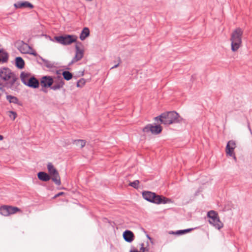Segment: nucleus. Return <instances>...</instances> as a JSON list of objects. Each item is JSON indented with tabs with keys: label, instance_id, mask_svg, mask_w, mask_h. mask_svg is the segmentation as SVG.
<instances>
[{
	"label": "nucleus",
	"instance_id": "f257e3e1",
	"mask_svg": "<svg viewBox=\"0 0 252 252\" xmlns=\"http://www.w3.org/2000/svg\"><path fill=\"white\" fill-rule=\"evenodd\" d=\"M156 121L159 120L160 123L171 125L179 122V115L176 111H167L158 117L155 118Z\"/></svg>",
	"mask_w": 252,
	"mask_h": 252
},
{
	"label": "nucleus",
	"instance_id": "f03ea898",
	"mask_svg": "<svg viewBox=\"0 0 252 252\" xmlns=\"http://www.w3.org/2000/svg\"><path fill=\"white\" fill-rule=\"evenodd\" d=\"M243 30L240 28L234 30L231 34V49L233 52H236L242 46Z\"/></svg>",
	"mask_w": 252,
	"mask_h": 252
},
{
	"label": "nucleus",
	"instance_id": "7ed1b4c3",
	"mask_svg": "<svg viewBox=\"0 0 252 252\" xmlns=\"http://www.w3.org/2000/svg\"><path fill=\"white\" fill-rule=\"evenodd\" d=\"M142 195L145 199L156 204H166L172 202L171 199L162 196L157 195L151 191H144L143 192Z\"/></svg>",
	"mask_w": 252,
	"mask_h": 252
},
{
	"label": "nucleus",
	"instance_id": "20e7f679",
	"mask_svg": "<svg viewBox=\"0 0 252 252\" xmlns=\"http://www.w3.org/2000/svg\"><path fill=\"white\" fill-rule=\"evenodd\" d=\"M20 77L22 82L31 88H38L39 86V83L37 79L35 77L31 76V75L25 72L21 74Z\"/></svg>",
	"mask_w": 252,
	"mask_h": 252
},
{
	"label": "nucleus",
	"instance_id": "39448f33",
	"mask_svg": "<svg viewBox=\"0 0 252 252\" xmlns=\"http://www.w3.org/2000/svg\"><path fill=\"white\" fill-rule=\"evenodd\" d=\"M209 222L216 228L220 229L223 226V223L220 220L218 214L214 211H210L208 213Z\"/></svg>",
	"mask_w": 252,
	"mask_h": 252
},
{
	"label": "nucleus",
	"instance_id": "423d86ee",
	"mask_svg": "<svg viewBox=\"0 0 252 252\" xmlns=\"http://www.w3.org/2000/svg\"><path fill=\"white\" fill-rule=\"evenodd\" d=\"M0 78L4 82L13 83L15 80V77L13 72L8 68L0 69Z\"/></svg>",
	"mask_w": 252,
	"mask_h": 252
},
{
	"label": "nucleus",
	"instance_id": "0eeeda50",
	"mask_svg": "<svg viewBox=\"0 0 252 252\" xmlns=\"http://www.w3.org/2000/svg\"><path fill=\"white\" fill-rule=\"evenodd\" d=\"M157 124L155 125H148L143 128V132L148 133L151 132L153 134L157 135L161 133L162 127L160 126V122L159 120L156 121Z\"/></svg>",
	"mask_w": 252,
	"mask_h": 252
},
{
	"label": "nucleus",
	"instance_id": "6e6552de",
	"mask_svg": "<svg viewBox=\"0 0 252 252\" xmlns=\"http://www.w3.org/2000/svg\"><path fill=\"white\" fill-rule=\"evenodd\" d=\"M47 169L52 181L56 185L60 186L61 184V182L59 172L51 162L48 163Z\"/></svg>",
	"mask_w": 252,
	"mask_h": 252
},
{
	"label": "nucleus",
	"instance_id": "1a4fd4ad",
	"mask_svg": "<svg viewBox=\"0 0 252 252\" xmlns=\"http://www.w3.org/2000/svg\"><path fill=\"white\" fill-rule=\"evenodd\" d=\"M54 39L57 42L66 45L76 42L77 37L74 35H66L65 36H55Z\"/></svg>",
	"mask_w": 252,
	"mask_h": 252
},
{
	"label": "nucleus",
	"instance_id": "9d476101",
	"mask_svg": "<svg viewBox=\"0 0 252 252\" xmlns=\"http://www.w3.org/2000/svg\"><path fill=\"white\" fill-rule=\"evenodd\" d=\"M84 50L81 43H77L75 45V55L69 63L73 64L81 60L83 57Z\"/></svg>",
	"mask_w": 252,
	"mask_h": 252
},
{
	"label": "nucleus",
	"instance_id": "9b49d317",
	"mask_svg": "<svg viewBox=\"0 0 252 252\" xmlns=\"http://www.w3.org/2000/svg\"><path fill=\"white\" fill-rule=\"evenodd\" d=\"M20 211L21 210L17 207L3 205L0 207V214L4 216H8Z\"/></svg>",
	"mask_w": 252,
	"mask_h": 252
},
{
	"label": "nucleus",
	"instance_id": "f8f14e48",
	"mask_svg": "<svg viewBox=\"0 0 252 252\" xmlns=\"http://www.w3.org/2000/svg\"><path fill=\"white\" fill-rule=\"evenodd\" d=\"M236 147V145L235 142L233 140H230L228 142L225 149L226 155L230 157H233L235 159H236V158L234 153V150L235 149Z\"/></svg>",
	"mask_w": 252,
	"mask_h": 252
},
{
	"label": "nucleus",
	"instance_id": "ddd939ff",
	"mask_svg": "<svg viewBox=\"0 0 252 252\" xmlns=\"http://www.w3.org/2000/svg\"><path fill=\"white\" fill-rule=\"evenodd\" d=\"M53 83L54 79L51 76H44L41 78L40 84L43 87H51Z\"/></svg>",
	"mask_w": 252,
	"mask_h": 252
},
{
	"label": "nucleus",
	"instance_id": "4468645a",
	"mask_svg": "<svg viewBox=\"0 0 252 252\" xmlns=\"http://www.w3.org/2000/svg\"><path fill=\"white\" fill-rule=\"evenodd\" d=\"M124 239L127 242H132L134 238V235L133 232L130 230L125 231L123 234Z\"/></svg>",
	"mask_w": 252,
	"mask_h": 252
},
{
	"label": "nucleus",
	"instance_id": "2eb2a0df",
	"mask_svg": "<svg viewBox=\"0 0 252 252\" xmlns=\"http://www.w3.org/2000/svg\"><path fill=\"white\" fill-rule=\"evenodd\" d=\"M14 6L17 8H26L28 7L32 9L33 6L32 4L28 1H20L14 4Z\"/></svg>",
	"mask_w": 252,
	"mask_h": 252
},
{
	"label": "nucleus",
	"instance_id": "dca6fc26",
	"mask_svg": "<svg viewBox=\"0 0 252 252\" xmlns=\"http://www.w3.org/2000/svg\"><path fill=\"white\" fill-rule=\"evenodd\" d=\"M20 51L24 54H31L35 55V53H31L32 49L27 44H23L20 47Z\"/></svg>",
	"mask_w": 252,
	"mask_h": 252
},
{
	"label": "nucleus",
	"instance_id": "f3484780",
	"mask_svg": "<svg viewBox=\"0 0 252 252\" xmlns=\"http://www.w3.org/2000/svg\"><path fill=\"white\" fill-rule=\"evenodd\" d=\"M37 177L40 180L44 182H47L51 178L49 174L43 171L37 173Z\"/></svg>",
	"mask_w": 252,
	"mask_h": 252
},
{
	"label": "nucleus",
	"instance_id": "a211bd4d",
	"mask_svg": "<svg viewBox=\"0 0 252 252\" xmlns=\"http://www.w3.org/2000/svg\"><path fill=\"white\" fill-rule=\"evenodd\" d=\"M58 80V83L54 84V85L51 87V89L52 90H57L61 89L63 86L64 83L63 79L62 78V77H59Z\"/></svg>",
	"mask_w": 252,
	"mask_h": 252
},
{
	"label": "nucleus",
	"instance_id": "6ab92c4d",
	"mask_svg": "<svg viewBox=\"0 0 252 252\" xmlns=\"http://www.w3.org/2000/svg\"><path fill=\"white\" fill-rule=\"evenodd\" d=\"M90 35V30L88 28H84L80 35V39L81 40H85Z\"/></svg>",
	"mask_w": 252,
	"mask_h": 252
},
{
	"label": "nucleus",
	"instance_id": "aec40b11",
	"mask_svg": "<svg viewBox=\"0 0 252 252\" xmlns=\"http://www.w3.org/2000/svg\"><path fill=\"white\" fill-rule=\"evenodd\" d=\"M72 143L73 144H75L76 146L82 148L85 146L86 142L84 140L77 139L73 140Z\"/></svg>",
	"mask_w": 252,
	"mask_h": 252
},
{
	"label": "nucleus",
	"instance_id": "412c9836",
	"mask_svg": "<svg viewBox=\"0 0 252 252\" xmlns=\"http://www.w3.org/2000/svg\"><path fill=\"white\" fill-rule=\"evenodd\" d=\"M16 64L17 67L22 69L24 66V61L21 57H17L16 58Z\"/></svg>",
	"mask_w": 252,
	"mask_h": 252
},
{
	"label": "nucleus",
	"instance_id": "4be33fe9",
	"mask_svg": "<svg viewBox=\"0 0 252 252\" xmlns=\"http://www.w3.org/2000/svg\"><path fill=\"white\" fill-rule=\"evenodd\" d=\"M192 230V229H187L185 230H178L176 232H169V234H176V235H182L186 233L189 232Z\"/></svg>",
	"mask_w": 252,
	"mask_h": 252
},
{
	"label": "nucleus",
	"instance_id": "5701e85b",
	"mask_svg": "<svg viewBox=\"0 0 252 252\" xmlns=\"http://www.w3.org/2000/svg\"><path fill=\"white\" fill-rule=\"evenodd\" d=\"M63 78L66 80H69L72 78V74L68 71H64L63 72Z\"/></svg>",
	"mask_w": 252,
	"mask_h": 252
},
{
	"label": "nucleus",
	"instance_id": "b1692460",
	"mask_svg": "<svg viewBox=\"0 0 252 252\" xmlns=\"http://www.w3.org/2000/svg\"><path fill=\"white\" fill-rule=\"evenodd\" d=\"M140 246L139 252H149L148 246H146L144 243H142Z\"/></svg>",
	"mask_w": 252,
	"mask_h": 252
},
{
	"label": "nucleus",
	"instance_id": "393cba45",
	"mask_svg": "<svg viewBox=\"0 0 252 252\" xmlns=\"http://www.w3.org/2000/svg\"><path fill=\"white\" fill-rule=\"evenodd\" d=\"M7 114L12 120H14L17 117V114L15 111H7Z\"/></svg>",
	"mask_w": 252,
	"mask_h": 252
},
{
	"label": "nucleus",
	"instance_id": "a878e982",
	"mask_svg": "<svg viewBox=\"0 0 252 252\" xmlns=\"http://www.w3.org/2000/svg\"><path fill=\"white\" fill-rule=\"evenodd\" d=\"M139 181L138 180H135L132 182H130L129 183V186L135 188L137 189L139 187Z\"/></svg>",
	"mask_w": 252,
	"mask_h": 252
},
{
	"label": "nucleus",
	"instance_id": "bb28decb",
	"mask_svg": "<svg viewBox=\"0 0 252 252\" xmlns=\"http://www.w3.org/2000/svg\"><path fill=\"white\" fill-rule=\"evenodd\" d=\"M86 82V80L82 78L77 82V86L78 87H82L85 85Z\"/></svg>",
	"mask_w": 252,
	"mask_h": 252
},
{
	"label": "nucleus",
	"instance_id": "cd10ccee",
	"mask_svg": "<svg viewBox=\"0 0 252 252\" xmlns=\"http://www.w3.org/2000/svg\"><path fill=\"white\" fill-rule=\"evenodd\" d=\"M114 64L111 67V68H116L121 63V59L119 57H117L115 59V60L114 61Z\"/></svg>",
	"mask_w": 252,
	"mask_h": 252
},
{
	"label": "nucleus",
	"instance_id": "c85d7f7f",
	"mask_svg": "<svg viewBox=\"0 0 252 252\" xmlns=\"http://www.w3.org/2000/svg\"><path fill=\"white\" fill-rule=\"evenodd\" d=\"M7 99L10 102L13 103H17L18 101V99L16 97L14 96H12L11 95L7 96Z\"/></svg>",
	"mask_w": 252,
	"mask_h": 252
},
{
	"label": "nucleus",
	"instance_id": "c756f323",
	"mask_svg": "<svg viewBox=\"0 0 252 252\" xmlns=\"http://www.w3.org/2000/svg\"><path fill=\"white\" fill-rule=\"evenodd\" d=\"M60 77L59 76H57V77H55L53 78V79H54V83H55V84H56L57 83H58V81H59V80H58V77Z\"/></svg>",
	"mask_w": 252,
	"mask_h": 252
},
{
	"label": "nucleus",
	"instance_id": "7c9ffc66",
	"mask_svg": "<svg viewBox=\"0 0 252 252\" xmlns=\"http://www.w3.org/2000/svg\"><path fill=\"white\" fill-rule=\"evenodd\" d=\"M63 194H64V192H60L58 193V194H57L56 195H55V196H54V198L61 196V195H63Z\"/></svg>",
	"mask_w": 252,
	"mask_h": 252
},
{
	"label": "nucleus",
	"instance_id": "2f4dec72",
	"mask_svg": "<svg viewBox=\"0 0 252 252\" xmlns=\"http://www.w3.org/2000/svg\"><path fill=\"white\" fill-rule=\"evenodd\" d=\"M130 252H139L137 250H131L130 251Z\"/></svg>",
	"mask_w": 252,
	"mask_h": 252
},
{
	"label": "nucleus",
	"instance_id": "473e14b6",
	"mask_svg": "<svg viewBox=\"0 0 252 252\" xmlns=\"http://www.w3.org/2000/svg\"><path fill=\"white\" fill-rule=\"evenodd\" d=\"M3 139V136L0 134V140H2Z\"/></svg>",
	"mask_w": 252,
	"mask_h": 252
}]
</instances>
